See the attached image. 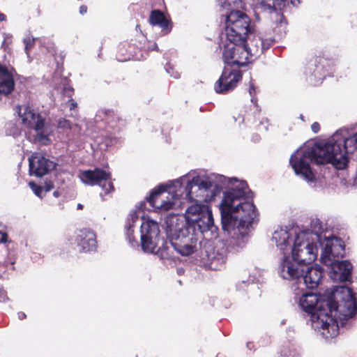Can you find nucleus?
Instances as JSON below:
<instances>
[{
    "mask_svg": "<svg viewBox=\"0 0 357 357\" xmlns=\"http://www.w3.org/2000/svg\"><path fill=\"white\" fill-rule=\"evenodd\" d=\"M311 128L314 133H317L320 130V126L317 122H314L312 123Z\"/></svg>",
    "mask_w": 357,
    "mask_h": 357,
    "instance_id": "nucleus-43",
    "label": "nucleus"
},
{
    "mask_svg": "<svg viewBox=\"0 0 357 357\" xmlns=\"http://www.w3.org/2000/svg\"><path fill=\"white\" fill-rule=\"evenodd\" d=\"M334 300L323 299L319 295L305 292L298 298L301 308L310 315L312 326L321 331L326 338L334 337L339 333L340 323L352 317L357 312V305L351 289L345 286L336 287Z\"/></svg>",
    "mask_w": 357,
    "mask_h": 357,
    "instance_id": "nucleus-3",
    "label": "nucleus"
},
{
    "mask_svg": "<svg viewBox=\"0 0 357 357\" xmlns=\"http://www.w3.org/2000/svg\"><path fill=\"white\" fill-rule=\"evenodd\" d=\"M298 238V236H293L291 230H288L287 228H280L274 231L271 240L284 255L286 251L291 250L295 241L297 242Z\"/></svg>",
    "mask_w": 357,
    "mask_h": 357,
    "instance_id": "nucleus-16",
    "label": "nucleus"
},
{
    "mask_svg": "<svg viewBox=\"0 0 357 357\" xmlns=\"http://www.w3.org/2000/svg\"><path fill=\"white\" fill-rule=\"evenodd\" d=\"M36 40H38V38H31L30 37H27L23 40L25 45V52L28 56H29V50L31 49Z\"/></svg>",
    "mask_w": 357,
    "mask_h": 357,
    "instance_id": "nucleus-32",
    "label": "nucleus"
},
{
    "mask_svg": "<svg viewBox=\"0 0 357 357\" xmlns=\"http://www.w3.org/2000/svg\"><path fill=\"white\" fill-rule=\"evenodd\" d=\"M326 60L321 58H314L309 61L306 65L305 73L307 80L312 85H318L325 78L326 70L324 63Z\"/></svg>",
    "mask_w": 357,
    "mask_h": 357,
    "instance_id": "nucleus-15",
    "label": "nucleus"
},
{
    "mask_svg": "<svg viewBox=\"0 0 357 357\" xmlns=\"http://www.w3.org/2000/svg\"><path fill=\"white\" fill-rule=\"evenodd\" d=\"M138 29H139V25H137V26H136V29L137 30Z\"/></svg>",
    "mask_w": 357,
    "mask_h": 357,
    "instance_id": "nucleus-57",
    "label": "nucleus"
},
{
    "mask_svg": "<svg viewBox=\"0 0 357 357\" xmlns=\"http://www.w3.org/2000/svg\"><path fill=\"white\" fill-rule=\"evenodd\" d=\"M6 20V15L3 13H0V22H3Z\"/></svg>",
    "mask_w": 357,
    "mask_h": 357,
    "instance_id": "nucleus-48",
    "label": "nucleus"
},
{
    "mask_svg": "<svg viewBox=\"0 0 357 357\" xmlns=\"http://www.w3.org/2000/svg\"><path fill=\"white\" fill-rule=\"evenodd\" d=\"M8 300L6 292L4 289H0V302H5Z\"/></svg>",
    "mask_w": 357,
    "mask_h": 357,
    "instance_id": "nucleus-42",
    "label": "nucleus"
},
{
    "mask_svg": "<svg viewBox=\"0 0 357 357\" xmlns=\"http://www.w3.org/2000/svg\"><path fill=\"white\" fill-rule=\"evenodd\" d=\"M79 13L81 15H84L85 13H86L87 12V6H85V5H82L80 7H79Z\"/></svg>",
    "mask_w": 357,
    "mask_h": 357,
    "instance_id": "nucleus-45",
    "label": "nucleus"
},
{
    "mask_svg": "<svg viewBox=\"0 0 357 357\" xmlns=\"http://www.w3.org/2000/svg\"><path fill=\"white\" fill-rule=\"evenodd\" d=\"M29 174L41 177L55 169L56 164L41 153H34L29 158Z\"/></svg>",
    "mask_w": 357,
    "mask_h": 357,
    "instance_id": "nucleus-13",
    "label": "nucleus"
},
{
    "mask_svg": "<svg viewBox=\"0 0 357 357\" xmlns=\"http://www.w3.org/2000/svg\"><path fill=\"white\" fill-rule=\"evenodd\" d=\"M197 240H194L188 244L181 245L176 243L174 250L182 256H189L197 250Z\"/></svg>",
    "mask_w": 357,
    "mask_h": 357,
    "instance_id": "nucleus-26",
    "label": "nucleus"
},
{
    "mask_svg": "<svg viewBox=\"0 0 357 357\" xmlns=\"http://www.w3.org/2000/svg\"><path fill=\"white\" fill-rule=\"evenodd\" d=\"M12 42V40H11V36H9V35H5L4 34V39H3V41L2 43V45H1V47L5 50H6L7 47H8V45L11 43Z\"/></svg>",
    "mask_w": 357,
    "mask_h": 357,
    "instance_id": "nucleus-36",
    "label": "nucleus"
},
{
    "mask_svg": "<svg viewBox=\"0 0 357 357\" xmlns=\"http://www.w3.org/2000/svg\"><path fill=\"white\" fill-rule=\"evenodd\" d=\"M357 150V132L347 136L346 130L340 129L325 143H314L297 149L289 159L296 176L311 186H315L317 176L310 164L331 163L337 169H344L348 165V153Z\"/></svg>",
    "mask_w": 357,
    "mask_h": 357,
    "instance_id": "nucleus-2",
    "label": "nucleus"
},
{
    "mask_svg": "<svg viewBox=\"0 0 357 357\" xmlns=\"http://www.w3.org/2000/svg\"><path fill=\"white\" fill-rule=\"evenodd\" d=\"M147 49L149 50H156V51L159 50L158 47L155 43H154L153 45H151L150 46H148Z\"/></svg>",
    "mask_w": 357,
    "mask_h": 357,
    "instance_id": "nucleus-46",
    "label": "nucleus"
},
{
    "mask_svg": "<svg viewBox=\"0 0 357 357\" xmlns=\"http://www.w3.org/2000/svg\"><path fill=\"white\" fill-rule=\"evenodd\" d=\"M292 258L303 266V268L314 261L317 257V248L312 243L295 241L291 249Z\"/></svg>",
    "mask_w": 357,
    "mask_h": 357,
    "instance_id": "nucleus-11",
    "label": "nucleus"
},
{
    "mask_svg": "<svg viewBox=\"0 0 357 357\" xmlns=\"http://www.w3.org/2000/svg\"><path fill=\"white\" fill-rule=\"evenodd\" d=\"M67 103L68 105L70 110H74L77 107V103L73 98L69 99Z\"/></svg>",
    "mask_w": 357,
    "mask_h": 357,
    "instance_id": "nucleus-41",
    "label": "nucleus"
},
{
    "mask_svg": "<svg viewBox=\"0 0 357 357\" xmlns=\"http://www.w3.org/2000/svg\"><path fill=\"white\" fill-rule=\"evenodd\" d=\"M82 208H83L82 204H77V209H82Z\"/></svg>",
    "mask_w": 357,
    "mask_h": 357,
    "instance_id": "nucleus-50",
    "label": "nucleus"
},
{
    "mask_svg": "<svg viewBox=\"0 0 357 357\" xmlns=\"http://www.w3.org/2000/svg\"><path fill=\"white\" fill-rule=\"evenodd\" d=\"M250 343H248V344H247V347H248L249 349H250V347H251V345H250Z\"/></svg>",
    "mask_w": 357,
    "mask_h": 357,
    "instance_id": "nucleus-53",
    "label": "nucleus"
},
{
    "mask_svg": "<svg viewBox=\"0 0 357 357\" xmlns=\"http://www.w3.org/2000/svg\"><path fill=\"white\" fill-rule=\"evenodd\" d=\"M217 178L219 183L208 176H194L191 181L185 176L174 181L175 189L182 188L186 183L184 187L185 197L195 202L185 211L186 226L197 235L210 233L211 237H216L218 227L214 225L212 211L208 205L199 202L213 198L215 190L228 188L220 205L222 227L230 236L231 244L242 248L259 220V213L250 200L252 192L244 181L222 175H219Z\"/></svg>",
    "mask_w": 357,
    "mask_h": 357,
    "instance_id": "nucleus-1",
    "label": "nucleus"
},
{
    "mask_svg": "<svg viewBox=\"0 0 357 357\" xmlns=\"http://www.w3.org/2000/svg\"><path fill=\"white\" fill-rule=\"evenodd\" d=\"M37 11H38V14L39 15V14H40V9H39V8H37Z\"/></svg>",
    "mask_w": 357,
    "mask_h": 357,
    "instance_id": "nucleus-56",
    "label": "nucleus"
},
{
    "mask_svg": "<svg viewBox=\"0 0 357 357\" xmlns=\"http://www.w3.org/2000/svg\"><path fill=\"white\" fill-rule=\"evenodd\" d=\"M79 178L83 183L87 185L100 186L105 194L114 190L111 181L110 173L102 169L96 168L93 170L83 171L80 173Z\"/></svg>",
    "mask_w": 357,
    "mask_h": 357,
    "instance_id": "nucleus-9",
    "label": "nucleus"
},
{
    "mask_svg": "<svg viewBox=\"0 0 357 357\" xmlns=\"http://www.w3.org/2000/svg\"><path fill=\"white\" fill-rule=\"evenodd\" d=\"M298 1L297 0H291V3H292L293 4H294V5H295V4H296V3H298Z\"/></svg>",
    "mask_w": 357,
    "mask_h": 357,
    "instance_id": "nucleus-51",
    "label": "nucleus"
},
{
    "mask_svg": "<svg viewBox=\"0 0 357 357\" xmlns=\"http://www.w3.org/2000/svg\"><path fill=\"white\" fill-rule=\"evenodd\" d=\"M43 188V190L44 189V190L45 192H49L52 189L54 188V183L52 181L50 180H46L45 181V183H44V186L42 187Z\"/></svg>",
    "mask_w": 357,
    "mask_h": 357,
    "instance_id": "nucleus-37",
    "label": "nucleus"
},
{
    "mask_svg": "<svg viewBox=\"0 0 357 357\" xmlns=\"http://www.w3.org/2000/svg\"><path fill=\"white\" fill-rule=\"evenodd\" d=\"M13 75L2 65H0V94L7 96L14 89Z\"/></svg>",
    "mask_w": 357,
    "mask_h": 357,
    "instance_id": "nucleus-22",
    "label": "nucleus"
},
{
    "mask_svg": "<svg viewBox=\"0 0 357 357\" xmlns=\"http://www.w3.org/2000/svg\"><path fill=\"white\" fill-rule=\"evenodd\" d=\"M192 231L188 229L185 225L184 228L180 229L177 233H176L171 238L170 241H162V245L158 248L160 250V257L162 259H169L171 258V250L175 248V245L181 244L185 245L190 242L197 240L195 236L196 234L193 233L190 234Z\"/></svg>",
    "mask_w": 357,
    "mask_h": 357,
    "instance_id": "nucleus-10",
    "label": "nucleus"
},
{
    "mask_svg": "<svg viewBox=\"0 0 357 357\" xmlns=\"http://www.w3.org/2000/svg\"><path fill=\"white\" fill-rule=\"evenodd\" d=\"M8 235L5 232L0 231V243H6L7 241Z\"/></svg>",
    "mask_w": 357,
    "mask_h": 357,
    "instance_id": "nucleus-44",
    "label": "nucleus"
},
{
    "mask_svg": "<svg viewBox=\"0 0 357 357\" xmlns=\"http://www.w3.org/2000/svg\"><path fill=\"white\" fill-rule=\"evenodd\" d=\"M15 112L21 119L22 124L29 129L36 131L35 139L43 145H47L50 142L49 138L50 131L47 126L45 118L28 105H17Z\"/></svg>",
    "mask_w": 357,
    "mask_h": 357,
    "instance_id": "nucleus-6",
    "label": "nucleus"
},
{
    "mask_svg": "<svg viewBox=\"0 0 357 357\" xmlns=\"http://www.w3.org/2000/svg\"><path fill=\"white\" fill-rule=\"evenodd\" d=\"M249 93L251 96V102L255 103L257 100L255 98V95L256 94V88L255 86L251 84L249 87Z\"/></svg>",
    "mask_w": 357,
    "mask_h": 357,
    "instance_id": "nucleus-38",
    "label": "nucleus"
},
{
    "mask_svg": "<svg viewBox=\"0 0 357 357\" xmlns=\"http://www.w3.org/2000/svg\"><path fill=\"white\" fill-rule=\"evenodd\" d=\"M217 2L222 9L234 7L244 8L245 6L243 0H217Z\"/></svg>",
    "mask_w": 357,
    "mask_h": 357,
    "instance_id": "nucleus-29",
    "label": "nucleus"
},
{
    "mask_svg": "<svg viewBox=\"0 0 357 357\" xmlns=\"http://www.w3.org/2000/svg\"><path fill=\"white\" fill-rule=\"evenodd\" d=\"M29 186L31 188V189L33 190V192L36 196L41 197V193L43 192L42 187L38 185L33 181L29 183Z\"/></svg>",
    "mask_w": 357,
    "mask_h": 357,
    "instance_id": "nucleus-33",
    "label": "nucleus"
},
{
    "mask_svg": "<svg viewBox=\"0 0 357 357\" xmlns=\"http://www.w3.org/2000/svg\"><path fill=\"white\" fill-rule=\"evenodd\" d=\"M344 255V245L338 238L327 239L325 248L321 252V260L326 266H331L330 277L334 281H348L351 276L352 264L347 260L338 261L335 258L342 257Z\"/></svg>",
    "mask_w": 357,
    "mask_h": 357,
    "instance_id": "nucleus-5",
    "label": "nucleus"
},
{
    "mask_svg": "<svg viewBox=\"0 0 357 357\" xmlns=\"http://www.w3.org/2000/svg\"><path fill=\"white\" fill-rule=\"evenodd\" d=\"M300 119L303 120V116L302 114L300 115Z\"/></svg>",
    "mask_w": 357,
    "mask_h": 357,
    "instance_id": "nucleus-55",
    "label": "nucleus"
},
{
    "mask_svg": "<svg viewBox=\"0 0 357 357\" xmlns=\"http://www.w3.org/2000/svg\"><path fill=\"white\" fill-rule=\"evenodd\" d=\"M179 195L176 190L161 185L151 192L147 200L155 210L167 211L174 207Z\"/></svg>",
    "mask_w": 357,
    "mask_h": 357,
    "instance_id": "nucleus-8",
    "label": "nucleus"
},
{
    "mask_svg": "<svg viewBox=\"0 0 357 357\" xmlns=\"http://www.w3.org/2000/svg\"><path fill=\"white\" fill-rule=\"evenodd\" d=\"M47 52H49L50 53L52 54H54L56 53V49H55V46H54V44L52 42H48L47 45L45 46Z\"/></svg>",
    "mask_w": 357,
    "mask_h": 357,
    "instance_id": "nucleus-40",
    "label": "nucleus"
},
{
    "mask_svg": "<svg viewBox=\"0 0 357 357\" xmlns=\"http://www.w3.org/2000/svg\"><path fill=\"white\" fill-rule=\"evenodd\" d=\"M243 8H228L225 13L220 14V22H240L241 20L246 19L243 22H252L248 16L241 9Z\"/></svg>",
    "mask_w": 357,
    "mask_h": 357,
    "instance_id": "nucleus-21",
    "label": "nucleus"
},
{
    "mask_svg": "<svg viewBox=\"0 0 357 357\" xmlns=\"http://www.w3.org/2000/svg\"><path fill=\"white\" fill-rule=\"evenodd\" d=\"M264 3H266L265 0H261V4L262 6L264 5Z\"/></svg>",
    "mask_w": 357,
    "mask_h": 357,
    "instance_id": "nucleus-52",
    "label": "nucleus"
},
{
    "mask_svg": "<svg viewBox=\"0 0 357 357\" xmlns=\"http://www.w3.org/2000/svg\"><path fill=\"white\" fill-rule=\"evenodd\" d=\"M310 230L316 235L317 238L321 240V234L326 230V225L319 219L314 218L310 222Z\"/></svg>",
    "mask_w": 357,
    "mask_h": 357,
    "instance_id": "nucleus-27",
    "label": "nucleus"
},
{
    "mask_svg": "<svg viewBox=\"0 0 357 357\" xmlns=\"http://www.w3.org/2000/svg\"><path fill=\"white\" fill-rule=\"evenodd\" d=\"M242 74L239 70H229L225 68L220 78L214 85L217 93H227L232 91L241 80Z\"/></svg>",
    "mask_w": 357,
    "mask_h": 357,
    "instance_id": "nucleus-12",
    "label": "nucleus"
},
{
    "mask_svg": "<svg viewBox=\"0 0 357 357\" xmlns=\"http://www.w3.org/2000/svg\"><path fill=\"white\" fill-rule=\"evenodd\" d=\"M105 121L114 132L120 130L125 126V121L114 111L105 112Z\"/></svg>",
    "mask_w": 357,
    "mask_h": 357,
    "instance_id": "nucleus-23",
    "label": "nucleus"
},
{
    "mask_svg": "<svg viewBox=\"0 0 357 357\" xmlns=\"http://www.w3.org/2000/svg\"><path fill=\"white\" fill-rule=\"evenodd\" d=\"M63 91L66 96L71 98L73 94L74 89L70 86H66L63 87Z\"/></svg>",
    "mask_w": 357,
    "mask_h": 357,
    "instance_id": "nucleus-39",
    "label": "nucleus"
},
{
    "mask_svg": "<svg viewBox=\"0 0 357 357\" xmlns=\"http://www.w3.org/2000/svg\"><path fill=\"white\" fill-rule=\"evenodd\" d=\"M303 272H304L303 266L289 257H284L278 268V273L281 278L296 280L297 283Z\"/></svg>",
    "mask_w": 357,
    "mask_h": 357,
    "instance_id": "nucleus-14",
    "label": "nucleus"
},
{
    "mask_svg": "<svg viewBox=\"0 0 357 357\" xmlns=\"http://www.w3.org/2000/svg\"><path fill=\"white\" fill-rule=\"evenodd\" d=\"M58 128L63 129V130H73L74 126H77V124L73 125L70 121L61 118L58 121Z\"/></svg>",
    "mask_w": 357,
    "mask_h": 357,
    "instance_id": "nucleus-31",
    "label": "nucleus"
},
{
    "mask_svg": "<svg viewBox=\"0 0 357 357\" xmlns=\"http://www.w3.org/2000/svg\"><path fill=\"white\" fill-rule=\"evenodd\" d=\"M159 225L156 221L143 218L141 225V246L144 252L155 253L160 255L158 250L162 245L163 238L159 237Z\"/></svg>",
    "mask_w": 357,
    "mask_h": 357,
    "instance_id": "nucleus-7",
    "label": "nucleus"
},
{
    "mask_svg": "<svg viewBox=\"0 0 357 357\" xmlns=\"http://www.w3.org/2000/svg\"><path fill=\"white\" fill-rule=\"evenodd\" d=\"M75 241L80 248V251L92 252L96 248V234L89 229L79 230L76 234Z\"/></svg>",
    "mask_w": 357,
    "mask_h": 357,
    "instance_id": "nucleus-18",
    "label": "nucleus"
},
{
    "mask_svg": "<svg viewBox=\"0 0 357 357\" xmlns=\"http://www.w3.org/2000/svg\"><path fill=\"white\" fill-rule=\"evenodd\" d=\"M250 343H248V344H247V347H248L249 349H250V347H251V345H250Z\"/></svg>",
    "mask_w": 357,
    "mask_h": 357,
    "instance_id": "nucleus-54",
    "label": "nucleus"
},
{
    "mask_svg": "<svg viewBox=\"0 0 357 357\" xmlns=\"http://www.w3.org/2000/svg\"><path fill=\"white\" fill-rule=\"evenodd\" d=\"M147 22H172L165 13L159 9H153L149 14Z\"/></svg>",
    "mask_w": 357,
    "mask_h": 357,
    "instance_id": "nucleus-28",
    "label": "nucleus"
},
{
    "mask_svg": "<svg viewBox=\"0 0 357 357\" xmlns=\"http://www.w3.org/2000/svg\"><path fill=\"white\" fill-rule=\"evenodd\" d=\"M18 318L20 320H22V319L26 318V314L24 312H20L18 313Z\"/></svg>",
    "mask_w": 357,
    "mask_h": 357,
    "instance_id": "nucleus-47",
    "label": "nucleus"
},
{
    "mask_svg": "<svg viewBox=\"0 0 357 357\" xmlns=\"http://www.w3.org/2000/svg\"><path fill=\"white\" fill-rule=\"evenodd\" d=\"M5 128L7 135H10L15 138L21 135V130L13 122H8L5 126Z\"/></svg>",
    "mask_w": 357,
    "mask_h": 357,
    "instance_id": "nucleus-30",
    "label": "nucleus"
},
{
    "mask_svg": "<svg viewBox=\"0 0 357 357\" xmlns=\"http://www.w3.org/2000/svg\"><path fill=\"white\" fill-rule=\"evenodd\" d=\"M172 24H149L147 29L156 36H162L169 33L172 29Z\"/></svg>",
    "mask_w": 357,
    "mask_h": 357,
    "instance_id": "nucleus-25",
    "label": "nucleus"
},
{
    "mask_svg": "<svg viewBox=\"0 0 357 357\" xmlns=\"http://www.w3.org/2000/svg\"><path fill=\"white\" fill-rule=\"evenodd\" d=\"M210 261L209 266L211 269H221L227 259V250L223 243H218L213 248V251L208 255Z\"/></svg>",
    "mask_w": 357,
    "mask_h": 357,
    "instance_id": "nucleus-19",
    "label": "nucleus"
},
{
    "mask_svg": "<svg viewBox=\"0 0 357 357\" xmlns=\"http://www.w3.org/2000/svg\"><path fill=\"white\" fill-rule=\"evenodd\" d=\"M323 278V270L319 265L306 266L301 274L298 284H303L308 289L316 288Z\"/></svg>",
    "mask_w": 357,
    "mask_h": 357,
    "instance_id": "nucleus-17",
    "label": "nucleus"
},
{
    "mask_svg": "<svg viewBox=\"0 0 357 357\" xmlns=\"http://www.w3.org/2000/svg\"><path fill=\"white\" fill-rule=\"evenodd\" d=\"M266 3L263 7L267 8L269 10H273L275 13L278 14L280 13V17L275 20V22H287L286 17L281 14V11L283 8L288 6L289 3L294 7H298L301 3V0H297L298 2L296 4H293L291 0H265Z\"/></svg>",
    "mask_w": 357,
    "mask_h": 357,
    "instance_id": "nucleus-20",
    "label": "nucleus"
},
{
    "mask_svg": "<svg viewBox=\"0 0 357 357\" xmlns=\"http://www.w3.org/2000/svg\"><path fill=\"white\" fill-rule=\"evenodd\" d=\"M166 71L170 76L173 77L175 79H178L180 77L179 73L177 71H174V68L170 66L169 63H167L165 66Z\"/></svg>",
    "mask_w": 357,
    "mask_h": 357,
    "instance_id": "nucleus-34",
    "label": "nucleus"
},
{
    "mask_svg": "<svg viewBox=\"0 0 357 357\" xmlns=\"http://www.w3.org/2000/svg\"><path fill=\"white\" fill-rule=\"evenodd\" d=\"M137 220L138 215L136 211H133L128 216L125 225L126 238L132 246H135L137 244V241L133 236L134 230L132 229V227Z\"/></svg>",
    "mask_w": 357,
    "mask_h": 357,
    "instance_id": "nucleus-24",
    "label": "nucleus"
},
{
    "mask_svg": "<svg viewBox=\"0 0 357 357\" xmlns=\"http://www.w3.org/2000/svg\"><path fill=\"white\" fill-rule=\"evenodd\" d=\"M132 54L130 52L126 54V55H124L122 52H121V49L119 50V55H117V59L120 61H128V60H130L131 59V56H132Z\"/></svg>",
    "mask_w": 357,
    "mask_h": 357,
    "instance_id": "nucleus-35",
    "label": "nucleus"
},
{
    "mask_svg": "<svg viewBox=\"0 0 357 357\" xmlns=\"http://www.w3.org/2000/svg\"><path fill=\"white\" fill-rule=\"evenodd\" d=\"M53 195L55 197H59V192L58 191H54V193H53Z\"/></svg>",
    "mask_w": 357,
    "mask_h": 357,
    "instance_id": "nucleus-49",
    "label": "nucleus"
},
{
    "mask_svg": "<svg viewBox=\"0 0 357 357\" xmlns=\"http://www.w3.org/2000/svg\"><path fill=\"white\" fill-rule=\"evenodd\" d=\"M250 25L230 24L226 26L227 42L224 44L222 50V59L225 63L244 66L259 57L275 43L273 36L262 33L254 36L248 42L246 38L252 31Z\"/></svg>",
    "mask_w": 357,
    "mask_h": 357,
    "instance_id": "nucleus-4",
    "label": "nucleus"
}]
</instances>
